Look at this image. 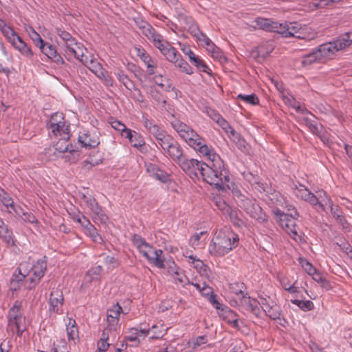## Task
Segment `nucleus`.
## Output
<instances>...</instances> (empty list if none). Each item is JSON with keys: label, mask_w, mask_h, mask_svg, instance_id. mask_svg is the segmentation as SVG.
Segmentation results:
<instances>
[{"label": "nucleus", "mask_w": 352, "mask_h": 352, "mask_svg": "<svg viewBox=\"0 0 352 352\" xmlns=\"http://www.w3.org/2000/svg\"><path fill=\"white\" fill-rule=\"evenodd\" d=\"M206 153H200L209 160V162L204 165L201 172V177L203 180L211 186H214L219 190L230 189L232 182L224 162L212 148L208 147V151Z\"/></svg>", "instance_id": "nucleus-1"}, {"label": "nucleus", "mask_w": 352, "mask_h": 352, "mask_svg": "<svg viewBox=\"0 0 352 352\" xmlns=\"http://www.w3.org/2000/svg\"><path fill=\"white\" fill-rule=\"evenodd\" d=\"M239 236L230 228L217 230L209 245V253L216 257H222L239 245Z\"/></svg>", "instance_id": "nucleus-2"}, {"label": "nucleus", "mask_w": 352, "mask_h": 352, "mask_svg": "<svg viewBox=\"0 0 352 352\" xmlns=\"http://www.w3.org/2000/svg\"><path fill=\"white\" fill-rule=\"evenodd\" d=\"M46 269V261L43 259L38 260L33 265L27 262L21 263L17 269L19 274L14 275L12 281H23L28 289H32L44 276Z\"/></svg>", "instance_id": "nucleus-3"}, {"label": "nucleus", "mask_w": 352, "mask_h": 352, "mask_svg": "<svg viewBox=\"0 0 352 352\" xmlns=\"http://www.w3.org/2000/svg\"><path fill=\"white\" fill-rule=\"evenodd\" d=\"M171 126L189 146L199 153H207L209 146L207 145L206 140L190 126L179 120L173 121Z\"/></svg>", "instance_id": "nucleus-4"}, {"label": "nucleus", "mask_w": 352, "mask_h": 352, "mask_svg": "<svg viewBox=\"0 0 352 352\" xmlns=\"http://www.w3.org/2000/svg\"><path fill=\"white\" fill-rule=\"evenodd\" d=\"M333 41L320 45L316 49L302 57L303 66L310 65L314 63H324L331 59L338 51Z\"/></svg>", "instance_id": "nucleus-5"}, {"label": "nucleus", "mask_w": 352, "mask_h": 352, "mask_svg": "<svg viewBox=\"0 0 352 352\" xmlns=\"http://www.w3.org/2000/svg\"><path fill=\"white\" fill-rule=\"evenodd\" d=\"M236 197L238 206L251 218L259 223H265L267 221V215L254 199L241 193L236 195Z\"/></svg>", "instance_id": "nucleus-6"}, {"label": "nucleus", "mask_w": 352, "mask_h": 352, "mask_svg": "<svg viewBox=\"0 0 352 352\" xmlns=\"http://www.w3.org/2000/svg\"><path fill=\"white\" fill-rule=\"evenodd\" d=\"M47 127L50 133H52L55 137L63 136L65 138H69V124L66 122L63 113L56 112L53 114L47 123Z\"/></svg>", "instance_id": "nucleus-7"}, {"label": "nucleus", "mask_w": 352, "mask_h": 352, "mask_svg": "<svg viewBox=\"0 0 352 352\" xmlns=\"http://www.w3.org/2000/svg\"><path fill=\"white\" fill-rule=\"evenodd\" d=\"M161 53L165 56L167 60L173 63L181 72L186 74H192L193 73L192 67L182 58V56L177 50L169 43L168 46H165V48Z\"/></svg>", "instance_id": "nucleus-8"}, {"label": "nucleus", "mask_w": 352, "mask_h": 352, "mask_svg": "<svg viewBox=\"0 0 352 352\" xmlns=\"http://www.w3.org/2000/svg\"><path fill=\"white\" fill-rule=\"evenodd\" d=\"M299 217V213L295 208H292V212L285 213L278 221L283 229L289 234L297 235L296 219Z\"/></svg>", "instance_id": "nucleus-9"}, {"label": "nucleus", "mask_w": 352, "mask_h": 352, "mask_svg": "<svg viewBox=\"0 0 352 352\" xmlns=\"http://www.w3.org/2000/svg\"><path fill=\"white\" fill-rule=\"evenodd\" d=\"M64 297L63 292L59 289H54L52 291L50 296V313L57 314H63V305Z\"/></svg>", "instance_id": "nucleus-10"}, {"label": "nucleus", "mask_w": 352, "mask_h": 352, "mask_svg": "<svg viewBox=\"0 0 352 352\" xmlns=\"http://www.w3.org/2000/svg\"><path fill=\"white\" fill-rule=\"evenodd\" d=\"M82 199L86 203L87 206L93 212L96 219L100 221V223H105L107 220V216L103 212L102 208L98 205L96 199L91 196H86L82 195Z\"/></svg>", "instance_id": "nucleus-11"}, {"label": "nucleus", "mask_w": 352, "mask_h": 352, "mask_svg": "<svg viewBox=\"0 0 352 352\" xmlns=\"http://www.w3.org/2000/svg\"><path fill=\"white\" fill-rule=\"evenodd\" d=\"M165 152L173 161H175L179 166V167L182 166V164H183V163L187 159L186 155L184 154L182 146L175 140L168 148V149L165 151Z\"/></svg>", "instance_id": "nucleus-12"}, {"label": "nucleus", "mask_w": 352, "mask_h": 352, "mask_svg": "<svg viewBox=\"0 0 352 352\" xmlns=\"http://www.w3.org/2000/svg\"><path fill=\"white\" fill-rule=\"evenodd\" d=\"M122 309L118 303L114 305L107 311V327L104 329H109V331L114 332L116 331L119 322V316Z\"/></svg>", "instance_id": "nucleus-13"}, {"label": "nucleus", "mask_w": 352, "mask_h": 352, "mask_svg": "<svg viewBox=\"0 0 352 352\" xmlns=\"http://www.w3.org/2000/svg\"><path fill=\"white\" fill-rule=\"evenodd\" d=\"M206 164V163L202 161L187 158L180 168L186 173L195 175L198 177L199 174L201 176L202 170H204V165Z\"/></svg>", "instance_id": "nucleus-14"}, {"label": "nucleus", "mask_w": 352, "mask_h": 352, "mask_svg": "<svg viewBox=\"0 0 352 352\" xmlns=\"http://www.w3.org/2000/svg\"><path fill=\"white\" fill-rule=\"evenodd\" d=\"M181 50L182 52L188 56L189 60L193 64L200 72L209 73L210 70L202 59L196 56L191 50L190 46L186 45H182Z\"/></svg>", "instance_id": "nucleus-15"}, {"label": "nucleus", "mask_w": 352, "mask_h": 352, "mask_svg": "<svg viewBox=\"0 0 352 352\" xmlns=\"http://www.w3.org/2000/svg\"><path fill=\"white\" fill-rule=\"evenodd\" d=\"M56 33L65 43V53L69 55L70 52H75V48L78 47L82 43H78L70 33L63 30L60 28L56 29Z\"/></svg>", "instance_id": "nucleus-16"}, {"label": "nucleus", "mask_w": 352, "mask_h": 352, "mask_svg": "<svg viewBox=\"0 0 352 352\" xmlns=\"http://www.w3.org/2000/svg\"><path fill=\"white\" fill-rule=\"evenodd\" d=\"M125 138H128L131 145L137 148L142 153L147 152L148 149L145 146V141L143 137L135 131L127 130Z\"/></svg>", "instance_id": "nucleus-17"}, {"label": "nucleus", "mask_w": 352, "mask_h": 352, "mask_svg": "<svg viewBox=\"0 0 352 352\" xmlns=\"http://www.w3.org/2000/svg\"><path fill=\"white\" fill-rule=\"evenodd\" d=\"M278 34L284 37H296L298 31L301 29V24L297 22L280 23Z\"/></svg>", "instance_id": "nucleus-18"}, {"label": "nucleus", "mask_w": 352, "mask_h": 352, "mask_svg": "<svg viewBox=\"0 0 352 352\" xmlns=\"http://www.w3.org/2000/svg\"><path fill=\"white\" fill-rule=\"evenodd\" d=\"M147 261L159 268H164V258L163 256V251L161 250H155L153 248L145 256Z\"/></svg>", "instance_id": "nucleus-19"}, {"label": "nucleus", "mask_w": 352, "mask_h": 352, "mask_svg": "<svg viewBox=\"0 0 352 352\" xmlns=\"http://www.w3.org/2000/svg\"><path fill=\"white\" fill-rule=\"evenodd\" d=\"M38 47L45 55L57 64L63 65L65 63L63 58L57 53L56 49L51 44L44 42L42 45H39Z\"/></svg>", "instance_id": "nucleus-20"}, {"label": "nucleus", "mask_w": 352, "mask_h": 352, "mask_svg": "<svg viewBox=\"0 0 352 352\" xmlns=\"http://www.w3.org/2000/svg\"><path fill=\"white\" fill-rule=\"evenodd\" d=\"M78 142L83 147L88 148H95L100 144L98 136L95 133H90L79 135Z\"/></svg>", "instance_id": "nucleus-21"}, {"label": "nucleus", "mask_w": 352, "mask_h": 352, "mask_svg": "<svg viewBox=\"0 0 352 352\" xmlns=\"http://www.w3.org/2000/svg\"><path fill=\"white\" fill-rule=\"evenodd\" d=\"M255 22L256 25L262 30L276 32L278 34L279 32V23L276 21H273L269 19L258 17L256 19Z\"/></svg>", "instance_id": "nucleus-22"}, {"label": "nucleus", "mask_w": 352, "mask_h": 352, "mask_svg": "<svg viewBox=\"0 0 352 352\" xmlns=\"http://www.w3.org/2000/svg\"><path fill=\"white\" fill-rule=\"evenodd\" d=\"M338 51L343 50L352 45V30L340 35L333 40Z\"/></svg>", "instance_id": "nucleus-23"}, {"label": "nucleus", "mask_w": 352, "mask_h": 352, "mask_svg": "<svg viewBox=\"0 0 352 352\" xmlns=\"http://www.w3.org/2000/svg\"><path fill=\"white\" fill-rule=\"evenodd\" d=\"M224 215H226L233 225L237 228H241L245 225V221L242 219L243 213L237 209L230 207L228 212H226Z\"/></svg>", "instance_id": "nucleus-24"}, {"label": "nucleus", "mask_w": 352, "mask_h": 352, "mask_svg": "<svg viewBox=\"0 0 352 352\" xmlns=\"http://www.w3.org/2000/svg\"><path fill=\"white\" fill-rule=\"evenodd\" d=\"M0 238L8 245H15L12 232L8 229V226L0 218Z\"/></svg>", "instance_id": "nucleus-25"}, {"label": "nucleus", "mask_w": 352, "mask_h": 352, "mask_svg": "<svg viewBox=\"0 0 352 352\" xmlns=\"http://www.w3.org/2000/svg\"><path fill=\"white\" fill-rule=\"evenodd\" d=\"M16 50H17L21 55L28 59H32L34 53L32 49L19 37L16 38V41L12 45Z\"/></svg>", "instance_id": "nucleus-26"}, {"label": "nucleus", "mask_w": 352, "mask_h": 352, "mask_svg": "<svg viewBox=\"0 0 352 352\" xmlns=\"http://www.w3.org/2000/svg\"><path fill=\"white\" fill-rule=\"evenodd\" d=\"M188 258L191 260L192 267L197 270L201 276L206 278L210 277V270L208 265L204 264L201 260L196 258L192 255L189 256Z\"/></svg>", "instance_id": "nucleus-27"}, {"label": "nucleus", "mask_w": 352, "mask_h": 352, "mask_svg": "<svg viewBox=\"0 0 352 352\" xmlns=\"http://www.w3.org/2000/svg\"><path fill=\"white\" fill-rule=\"evenodd\" d=\"M87 53V50L81 44L78 47L75 48V52H70L69 54L74 55L76 59L79 60L87 67L89 65L91 59V56H88Z\"/></svg>", "instance_id": "nucleus-28"}, {"label": "nucleus", "mask_w": 352, "mask_h": 352, "mask_svg": "<svg viewBox=\"0 0 352 352\" xmlns=\"http://www.w3.org/2000/svg\"><path fill=\"white\" fill-rule=\"evenodd\" d=\"M155 140L157 141V147L161 148L164 151L168 149L175 140V139L170 135L168 134L166 131L162 133V134Z\"/></svg>", "instance_id": "nucleus-29"}, {"label": "nucleus", "mask_w": 352, "mask_h": 352, "mask_svg": "<svg viewBox=\"0 0 352 352\" xmlns=\"http://www.w3.org/2000/svg\"><path fill=\"white\" fill-rule=\"evenodd\" d=\"M167 328H164L163 325H153L148 330H146V336H150V339H159L162 338L167 331Z\"/></svg>", "instance_id": "nucleus-30"}, {"label": "nucleus", "mask_w": 352, "mask_h": 352, "mask_svg": "<svg viewBox=\"0 0 352 352\" xmlns=\"http://www.w3.org/2000/svg\"><path fill=\"white\" fill-rule=\"evenodd\" d=\"M97 263L99 265H104L109 269L114 268L118 265V261L116 258L106 254L100 255Z\"/></svg>", "instance_id": "nucleus-31"}, {"label": "nucleus", "mask_w": 352, "mask_h": 352, "mask_svg": "<svg viewBox=\"0 0 352 352\" xmlns=\"http://www.w3.org/2000/svg\"><path fill=\"white\" fill-rule=\"evenodd\" d=\"M229 289L232 293L236 294L243 300L246 298L247 293L245 292L246 287L243 283L234 282L230 283Z\"/></svg>", "instance_id": "nucleus-32"}, {"label": "nucleus", "mask_w": 352, "mask_h": 352, "mask_svg": "<svg viewBox=\"0 0 352 352\" xmlns=\"http://www.w3.org/2000/svg\"><path fill=\"white\" fill-rule=\"evenodd\" d=\"M8 326L13 327L14 326L16 329L17 336L21 337L23 333L25 331V318L22 316L17 318L16 320H13L11 321H8Z\"/></svg>", "instance_id": "nucleus-33"}, {"label": "nucleus", "mask_w": 352, "mask_h": 352, "mask_svg": "<svg viewBox=\"0 0 352 352\" xmlns=\"http://www.w3.org/2000/svg\"><path fill=\"white\" fill-rule=\"evenodd\" d=\"M264 311L272 320L280 319L281 309L277 305H266L264 307Z\"/></svg>", "instance_id": "nucleus-34"}, {"label": "nucleus", "mask_w": 352, "mask_h": 352, "mask_svg": "<svg viewBox=\"0 0 352 352\" xmlns=\"http://www.w3.org/2000/svg\"><path fill=\"white\" fill-rule=\"evenodd\" d=\"M169 272L172 274L176 283H179L183 286L190 285V280L179 269H177L175 270H170Z\"/></svg>", "instance_id": "nucleus-35"}, {"label": "nucleus", "mask_w": 352, "mask_h": 352, "mask_svg": "<svg viewBox=\"0 0 352 352\" xmlns=\"http://www.w3.org/2000/svg\"><path fill=\"white\" fill-rule=\"evenodd\" d=\"M67 333L69 340H74L78 337V330L76 321L72 318H69V322L67 324Z\"/></svg>", "instance_id": "nucleus-36"}, {"label": "nucleus", "mask_w": 352, "mask_h": 352, "mask_svg": "<svg viewBox=\"0 0 352 352\" xmlns=\"http://www.w3.org/2000/svg\"><path fill=\"white\" fill-rule=\"evenodd\" d=\"M113 332L109 331V329H104L100 338V342L98 344V349L100 352H105L107 351L109 344L107 342L109 335Z\"/></svg>", "instance_id": "nucleus-37"}, {"label": "nucleus", "mask_w": 352, "mask_h": 352, "mask_svg": "<svg viewBox=\"0 0 352 352\" xmlns=\"http://www.w3.org/2000/svg\"><path fill=\"white\" fill-rule=\"evenodd\" d=\"M21 302L16 300L14 302L12 307L9 311L8 321L16 320L17 318L22 316V313L21 312Z\"/></svg>", "instance_id": "nucleus-38"}, {"label": "nucleus", "mask_w": 352, "mask_h": 352, "mask_svg": "<svg viewBox=\"0 0 352 352\" xmlns=\"http://www.w3.org/2000/svg\"><path fill=\"white\" fill-rule=\"evenodd\" d=\"M146 336V333L144 329H138L137 328H132L130 329V335L126 337V340L130 342H140L139 337L145 338Z\"/></svg>", "instance_id": "nucleus-39"}, {"label": "nucleus", "mask_w": 352, "mask_h": 352, "mask_svg": "<svg viewBox=\"0 0 352 352\" xmlns=\"http://www.w3.org/2000/svg\"><path fill=\"white\" fill-rule=\"evenodd\" d=\"M230 139L236 144L238 148L241 151H248V144L239 133L236 132L234 135L230 136Z\"/></svg>", "instance_id": "nucleus-40"}, {"label": "nucleus", "mask_w": 352, "mask_h": 352, "mask_svg": "<svg viewBox=\"0 0 352 352\" xmlns=\"http://www.w3.org/2000/svg\"><path fill=\"white\" fill-rule=\"evenodd\" d=\"M291 302L297 305L301 310L304 311H311L314 309V307L313 302L309 300H301L298 299H292Z\"/></svg>", "instance_id": "nucleus-41"}, {"label": "nucleus", "mask_w": 352, "mask_h": 352, "mask_svg": "<svg viewBox=\"0 0 352 352\" xmlns=\"http://www.w3.org/2000/svg\"><path fill=\"white\" fill-rule=\"evenodd\" d=\"M60 137L59 140L54 145V149L60 153H64L69 151V144L68 140L69 138H65L63 136Z\"/></svg>", "instance_id": "nucleus-42"}, {"label": "nucleus", "mask_w": 352, "mask_h": 352, "mask_svg": "<svg viewBox=\"0 0 352 352\" xmlns=\"http://www.w3.org/2000/svg\"><path fill=\"white\" fill-rule=\"evenodd\" d=\"M302 121L308 127L310 132L314 135H316V133L320 130V126H322L321 124H318L316 120H311L309 117H304Z\"/></svg>", "instance_id": "nucleus-43"}, {"label": "nucleus", "mask_w": 352, "mask_h": 352, "mask_svg": "<svg viewBox=\"0 0 352 352\" xmlns=\"http://www.w3.org/2000/svg\"><path fill=\"white\" fill-rule=\"evenodd\" d=\"M86 234L89 235L95 243H101L102 242V236L98 233L96 228L91 224L85 229Z\"/></svg>", "instance_id": "nucleus-44"}, {"label": "nucleus", "mask_w": 352, "mask_h": 352, "mask_svg": "<svg viewBox=\"0 0 352 352\" xmlns=\"http://www.w3.org/2000/svg\"><path fill=\"white\" fill-rule=\"evenodd\" d=\"M243 301L248 305V307L254 315L258 316L260 314L261 311L258 305V303L255 299H252L250 297H246L243 299Z\"/></svg>", "instance_id": "nucleus-45"}, {"label": "nucleus", "mask_w": 352, "mask_h": 352, "mask_svg": "<svg viewBox=\"0 0 352 352\" xmlns=\"http://www.w3.org/2000/svg\"><path fill=\"white\" fill-rule=\"evenodd\" d=\"M4 36L8 39V41L12 45L15 41H16V38H19L20 36L12 29L10 26H7L4 28L3 30H1Z\"/></svg>", "instance_id": "nucleus-46"}, {"label": "nucleus", "mask_w": 352, "mask_h": 352, "mask_svg": "<svg viewBox=\"0 0 352 352\" xmlns=\"http://www.w3.org/2000/svg\"><path fill=\"white\" fill-rule=\"evenodd\" d=\"M0 201L8 208L13 207L14 201L10 195L0 187Z\"/></svg>", "instance_id": "nucleus-47"}, {"label": "nucleus", "mask_w": 352, "mask_h": 352, "mask_svg": "<svg viewBox=\"0 0 352 352\" xmlns=\"http://www.w3.org/2000/svg\"><path fill=\"white\" fill-rule=\"evenodd\" d=\"M96 76L100 79L107 86L113 85V79L111 76L109 75L108 72L103 68H102Z\"/></svg>", "instance_id": "nucleus-48"}, {"label": "nucleus", "mask_w": 352, "mask_h": 352, "mask_svg": "<svg viewBox=\"0 0 352 352\" xmlns=\"http://www.w3.org/2000/svg\"><path fill=\"white\" fill-rule=\"evenodd\" d=\"M151 42L153 45L160 51V52H162L165 48V46H168V42L160 34L157 36H155V38L153 39Z\"/></svg>", "instance_id": "nucleus-49"}, {"label": "nucleus", "mask_w": 352, "mask_h": 352, "mask_svg": "<svg viewBox=\"0 0 352 352\" xmlns=\"http://www.w3.org/2000/svg\"><path fill=\"white\" fill-rule=\"evenodd\" d=\"M313 278V279L316 281L317 283H320L322 287H324L326 289H330V283L328 280H327L323 276L316 270L314 274H312L311 275Z\"/></svg>", "instance_id": "nucleus-50"}, {"label": "nucleus", "mask_w": 352, "mask_h": 352, "mask_svg": "<svg viewBox=\"0 0 352 352\" xmlns=\"http://www.w3.org/2000/svg\"><path fill=\"white\" fill-rule=\"evenodd\" d=\"M213 203L214 206L220 210L223 214H226V212H228V210L230 209V206L228 205L226 201L221 197H215L213 199Z\"/></svg>", "instance_id": "nucleus-51"}, {"label": "nucleus", "mask_w": 352, "mask_h": 352, "mask_svg": "<svg viewBox=\"0 0 352 352\" xmlns=\"http://www.w3.org/2000/svg\"><path fill=\"white\" fill-rule=\"evenodd\" d=\"M217 124L227 133L229 138L236 132L223 118L218 122Z\"/></svg>", "instance_id": "nucleus-52"}, {"label": "nucleus", "mask_w": 352, "mask_h": 352, "mask_svg": "<svg viewBox=\"0 0 352 352\" xmlns=\"http://www.w3.org/2000/svg\"><path fill=\"white\" fill-rule=\"evenodd\" d=\"M117 77L120 82H122L124 87L131 90L133 87V82L128 78V76L122 71L117 74Z\"/></svg>", "instance_id": "nucleus-53"}, {"label": "nucleus", "mask_w": 352, "mask_h": 352, "mask_svg": "<svg viewBox=\"0 0 352 352\" xmlns=\"http://www.w3.org/2000/svg\"><path fill=\"white\" fill-rule=\"evenodd\" d=\"M28 34L33 41L34 44L39 47V45H42L45 41L43 40L38 33H37L32 27H29V30H27Z\"/></svg>", "instance_id": "nucleus-54"}, {"label": "nucleus", "mask_w": 352, "mask_h": 352, "mask_svg": "<svg viewBox=\"0 0 352 352\" xmlns=\"http://www.w3.org/2000/svg\"><path fill=\"white\" fill-rule=\"evenodd\" d=\"M299 262L302 267V269L309 274L311 275L312 274H314L316 269L312 265L311 263H309L308 261H307L305 258H300Z\"/></svg>", "instance_id": "nucleus-55"}, {"label": "nucleus", "mask_w": 352, "mask_h": 352, "mask_svg": "<svg viewBox=\"0 0 352 352\" xmlns=\"http://www.w3.org/2000/svg\"><path fill=\"white\" fill-rule=\"evenodd\" d=\"M210 53H211L212 56L219 61L222 62L226 60V57L223 56L221 50L214 45L212 47L208 48L207 50Z\"/></svg>", "instance_id": "nucleus-56"}, {"label": "nucleus", "mask_w": 352, "mask_h": 352, "mask_svg": "<svg viewBox=\"0 0 352 352\" xmlns=\"http://www.w3.org/2000/svg\"><path fill=\"white\" fill-rule=\"evenodd\" d=\"M237 98L245 101L248 104L253 105L257 104L259 101L258 97L254 94L250 95L239 94L238 95Z\"/></svg>", "instance_id": "nucleus-57"}, {"label": "nucleus", "mask_w": 352, "mask_h": 352, "mask_svg": "<svg viewBox=\"0 0 352 352\" xmlns=\"http://www.w3.org/2000/svg\"><path fill=\"white\" fill-rule=\"evenodd\" d=\"M142 33L151 41L155 38V36L159 34L150 24L146 25V27L142 30Z\"/></svg>", "instance_id": "nucleus-58"}, {"label": "nucleus", "mask_w": 352, "mask_h": 352, "mask_svg": "<svg viewBox=\"0 0 352 352\" xmlns=\"http://www.w3.org/2000/svg\"><path fill=\"white\" fill-rule=\"evenodd\" d=\"M316 135H317L324 144H329L330 143V134L325 130L323 126H320V130Z\"/></svg>", "instance_id": "nucleus-59"}, {"label": "nucleus", "mask_w": 352, "mask_h": 352, "mask_svg": "<svg viewBox=\"0 0 352 352\" xmlns=\"http://www.w3.org/2000/svg\"><path fill=\"white\" fill-rule=\"evenodd\" d=\"M87 67L94 73L95 75L102 68V65L93 57L92 55L91 56L89 65L87 66Z\"/></svg>", "instance_id": "nucleus-60"}, {"label": "nucleus", "mask_w": 352, "mask_h": 352, "mask_svg": "<svg viewBox=\"0 0 352 352\" xmlns=\"http://www.w3.org/2000/svg\"><path fill=\"white\" fill-rule=\"evenodd\" d=\"M111 126L116 130L120 131L122 136L125 137L126 135L127 130H130L127 129L126 126L118 120H113L111 122Z\"/></svg>", "instance_id": "nucleus-61"}, {"label": "nucleus", "mask_w": 352, "mask_h": 352, "mask_svg": "<svg viewBox=\"0 0 352 352\" xmlns=\"http://www.w3.org/2000/svg\"><path fill=\"white\" fill-rule=\"evenodd\" d=\"M230 352H243L245 344L241 340H234L231 345Z\"/></svg>", "instance_id": "nucleus-62"}, {"label": "nucleus", "mask_w": 352, "mask_h": 352, "mask_svg": "<svg viewBox=\"0 0 352 352\" xmlns=\"http://www.w3.org/2000/svg\"><path fill=\"white\" fill-rule=\"evenodd\" d=\"M188 32L192 36L195 37L197 40L199 38L203 32L199 30L197 24H192L188 27Z\"/></svg>", "instance_id": "nucleus-63"}, {"label": "nucleus", "mask_w": 352, "mask_h": 352, "mask_svg": "<svg viewBox=\"0 0 352 352\" xmlns=\"http://www.w3.org/2000/svg\"><path fill=\"white\" fill-rule=\"evenodd\" d=\"M153 177L164 183H166L169 180V175L160 168H158Z\"/></svg>", "instance_id": "nucleus-64"}]
</instances>
